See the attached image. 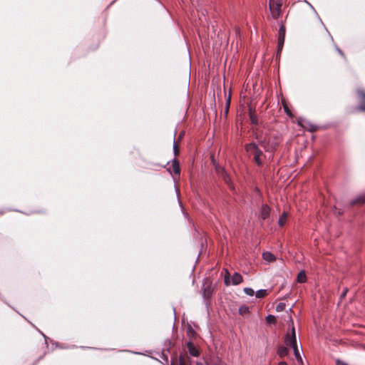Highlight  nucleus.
<instances>
[{
  "mask_svg": "<svg viewBox=\"0 0 365 365\" xmlns=\"http://www.w3.org/2000/svg\"><path fill=\"white\" fill-rule=\"evenodd\" d=\"M245 148L247 152H249L253 155L254 161L258 166H262L263 163L261 159V156H262L263 153L259 148L258 145L254 142L247 143L245 146Z\"/></svg>",
  "mask_w": 365,
  "mask_h": 365,
  "instance_id": "f257e3e1",
  "label": "nucleus"
},
{
  "mask_svg": "<svg viewBox=\"0 0 365 365\" xmlns=\"http://www.w3.org/2000/svg\"><path fill=\"white\" fill-rule=\"evenodd\" d=\"M288 322H290L292 324V327L290 332H287L284 338V344L287 346H290L292 348L294 346H297V337H296V333H295V329L293 325V321L292 317H289Z\"/></svg>",
  "mask_w": 365,
  "mask_h": 365,
  "instance_id": "f03ea898",
  "label": "nucleus"
},
{
  "mask_svg": "<svg viewBox=\"0 0 365 365\" xmlns=\"http://www.w3.org/2000/svg\"><path fill=\"white\" fill-rule=\"evenodd\" d=\"M282 2L277 1L274 4L273 0H269V7L273 19H277L281 14Z\"/></svg>",
  "mask_w": 365,
  "mask_h": 365,
  "instance_id": "7ed1b4c3",
  "label": "nucleus"
},
{
  "mask_svg": "<svg viewBox=\"0 0 365 365\" xmlns=\"http://www.w3.org/2000/svg\"><path fill=\"white\" fill-rule=\"evenodd\" d=\"M286 29L284 25H281L278 31L277 55H279L284 43Z\"/></svg>",
  "mask_w": 365,
  "mask_h": 365,
  "instance_id": "20e7f679",
  "label": "nucleus"
},
{
  "mask_svg": "<svg viewBox=\"0 0 365 365\" xmlns=\"http://www.w3.org/2000/svg\"><path fill=\"white\" fill-rule=\"evenodd\" d=\"M172 166L167 168V170L170 173H173L175 175H178V177L180 175V168L179 161L175 157L171 160Z\"/></svg>",
  "mask_w": 365,
  "mask_h": 365,
  "instance_id": "39448f33",
  "label": "nucleus"
},
{
  "mask_svg": "<svg viewBox=\"0 0 365 365\" xmlns=\"http://www.w3.org/2000/svg\"><path fill=\"white\" fill-rule=\"evenodd\" d=\"M270 211V207L267 205L263 204L260 208L259 218L262 220H267L269 217Z\"/></svg>",
  "mask_w": 365,
  "mask_h": 365,
  "instance_id": "423d86ee",
  "label": "nucleus"
},
{
  "mask_svg": "<svg viewBox=\"0 0 365 365\" xmlns=\"http://www.w3.org/2000/svg\"><path fill=\"white\" fill-rule=\"evenodd\" d=\"M219 176L223 180V181L228 185V187L230 189H232V190L234 189V185H233L232 181H231V178H230L229 174L227 173L226 170L225 172H223Z\"/></svg>",
  "mask_w": 365,
  "mask_h": 365,
  "instance_id": "0eeeda50",
  "label": "nucleus"
},
{
  "mask_svg": "<svg viewBox=\"0 0 365 365\" xmlns=\"http://www.w3.org/2000/svg\"><path fill=\"white\" fill-rule=\"evenodd\" d=\"M365 202V192L358 195L356 197L351 200L350 205L353 206L356 204H364Z\"/></svg>",
  "mask_w": 365,
  "mask_h": 365,
  "instance_id": "6e6552de",
  "label": "nucleus"
},
{
  "mask_svg": "<svg viewBox=\"0 0 365 365\" xmlns=\"http://www.w3.org/2000/svg\"><path fill=\"white\" fill-rule=\"evenodd\" d=\"M262 257L264 260H265L268 263L272 262L276 260L275 256L269 252H264L262 254Z\"/></svg>",
  "mask_w": 365,
  "mask_h": 365,
  "instance_id": "1a4fd4ad",
  "label": "nucleus"
},
{
  "mask_svg": "<svg viewBox=\"0 0 365 365\" xmlns=\"http://www.w3.org/2000/svg\"><path fill=\"white\" fill-rule=\"evenodd\" d=\"M359 96L361 99V104L359 107V110L361 111H365V93L362 91H358Z\"/></svg>",
  "mask_w": 365,
  "mask_h": 365,
  "instance_id": "9d476101",
  "label": "nucleus"
},
{
  "mask_svg": "<svg viewBox=\"0 0 365 365\" xmlns=\"http://www.w3.org/2000/svg\"><path fill=\"white\" fill-rule=\"evenodd\" d=\"M242 282V277L240 274L235 272L232 277V284L237 285Z\"/></svg>",
  "mask_w": 365,
  "mask_h": 365,
  "instance_id": "9b49d317",
  "label": "nucleus"
},
{
  "mask_svg": "<svg viewBox=\"0 0 365 365\" xmlns=\"http://www.w3.org/2000/svg\"><path fill=\"white\" fill-rule=\"evenodd\" d=\"M212 162L215 167V172L218 175H221L223 172L225 171V169L221 167L220 164L217 162H216V160L214 158L212 159Z\"/></svg>",
  "mask_w": 365,
  "mask_h": 365,
  "instance_id": "f8f14e48",
  "label": "nucleus"
},
{
  "mask_svg": "<svg viewBox=\"0 0 365 365\" xmlns=\"http://www.w3.org/2000/svg\"><path fill=\"white\" fill-rule=\"evenodd\" d=\"M187 348L189 350L190 354L193 356H199V351L194 346V345L192 343L187 344Z\"/></svg>",
  "mask_w": 365,
  "mask_h": 365,
  "instance_id": "ddd939ff",
  "label": "nucleus"
},
{
  "mask_svg": "<svg viewBox=\"0 0 365 365\" xmlns=\"http://www.w3.org/2000/svg\"><path fill=\"white\" fill-rule=\"evenodd\" d=\"M277 354L281 358H283L288 355L289 349L285 346H280L277 350Z\"/></svg>",
  "mask_w": 365,
  "mask_h": 365,
  "instance_id": "4468645a",
  "label": "nucleus"
},
{
  "mask_svg": "<svg viewBox=\"0 0 365 365\" xmlns=\"http://www.w3.org/2000/svg\"><path fill=\"white\" fill-rule=\"evenodd\" d=\"M287 219V212H283V213L279 217V219H278V225L280 226V227H282L284 225L285 222H286V220Z\"/></svg>",
  "mask_w": 365,
  "mask_h": 365,
  "instance_id": "2eb2a0df",
  "label": "nucleus"
},
{
  "mask_svg": "<svg viewBox=\"0 0 365 365\" xmlns=\"http://www.w3.org/2000/svg\"><path fill=\"white\" fill-rule=\"evenodd\" d=\"M249 115L251 123L255 125H258V118L257 115H255V113L252 111L251 109H250Z\"/></svg>",
  "mask_w": 365,
  "mask_h": 365,
  "instance_id": "dca6fc26",
  "label": "nucleus"
},
{
  "mask_svg": "<svg viewBox=\"0 0 365 365\" xmlns=\"http://www.w3.org/2000/svg\"><path fill=\"white\" fill-rule=\"evenodd\" d=\"M292 349H293V351H294V354L295 358L297 359V360L299 363L302 364V363H303V361H302V356H301V355H300V353H299V349H298V346H294V347H292Z\"/></svg>",
  "mask_w": 365,
  "mask_h": 365,
  "instance_id": "f3484780",
  "label": "nucleus"
},
{
  "mask_svg": "<svg viewBox=\"0 0 365 365\" xmlns=\"http://www.w3.org/2000/svg\"><path fill=\"white\" fill-rule=\"evenodd\" d=\"M307 277L304 271H301L297 275V282L299 283H304L306 282Z\"/></svg>",
  "mask_w": 365,
  "mask_h": 365,
  "instance_id": "a211bd4d",
  "label": "nucleus"
},
{
  "mask_svg": "<svg viewBox=\"0 0 365 365\" xmlns=\"http://www.w3.org/2000/svg\"><path fill=\"white\" fill-rule=\"evenodd\" d=\"M259 143L264 149L265 151L271 152L272 150V149H271L269 146L266 144V139L259 140Z\"/></svg>",
  "mask_w": 365,
  "mask_h": 365,
  "instance_id": "6ab92c4d",
  "label": "nucleus"
},
{
  "mask_svg": "<svg viewBox=\"0 0 365 365\" xmlns=\"http://www.w3.org/2000/svg\"><path fill=\"white\" fill-rule=\"evenodd\" d=\"M266 295H267V290H265V289H260L256 292V297L257 298H262V297H265Z\"/></svg>",
  "mask_w": 365,
  "mask_h": 365,
  "instance_id": "aec40b11",
  "label": "nucleus"
},
{
  "mask_svg": "<svg viewBox=\"0 0 365 365\" xmlns=\"http://www.w3.org/2000/svg\"><path fill=\"white\" fill-rule=\"evenodd\" d=\"M266 322L267 324H274L276 322V318L273 315H268L266 317Z\"/></svg>",
  "mask_w": 365,
  "mask_h": 365,
  "instance_id": "412c9836",
  "label": "nucleus"
},
{
  "mask_svg": "<svg viewBox=\"0 0 365 365\" xmlns=\"http://www.w3.org/2000/svg\"><path fill=\"white\" fill-rule=\"evenodd\" d=\"M239 312L242 315L245 314L249 312V308L246 306H242L239 309Z\"/></svg>",
  "mask_w": 365,
  "mask_h": 365,
  "instance_id": "4be33fe9",
  "label": "nucleus"
},
{
  "mask_svg": "<svg viewBox=\"0 0 365 365\" xmlns=\"http://www.w3.org/2000/svg\"><path fill=\"white\" fill-rule=\"evenodd\" d=\"M307 123L309 126V132L314 133V132L317 131V130L318 129V127L317 125L312 124L309 121H307Z\"/></svg>",
  "mask_w": 365,
  "mask_h": 365,
  "instance_id": "5701e85b",
  "label": "nucleus"
},
{
  "mask_svg": "<svg viewBox=\"0 0 365 365\" xmlns=\"http://www.w3.org/2000/svg\"><path fill=\"white\" fill-rule=\"evenodd\" d=\"M285 309V304L284 303H279L276 306V311L277 312H282Z\"/></svg>",
  "mask_w": 365,
  "mask_h": 365,
  "instance_id": "b1692460",
  "label": "nucleus"
},
{
  "mask_svg": "<svg viewBox=\"0 0 365 365\" xmlns=\"http://www.w3.org/2000/svg\"><path fill=\"white\" fill-rule=\"evenodd\" d=\"M244 292L249 296H253L255 292L252 288L246 287L244 289Z\"/></svg>",
  "mask_w": 365,
  "mask_h": 365,
  "instance_id": "393cba45",
  "label": "nucleus"
},
{
  "mask_svg": "<svg viewBox=\"0 0 365 365\" xmlns=\"http://www.w3.org/2000/svg\"><path fill=\"white\" fill-rule=\"evenodd\" d=\"M230 104V96L228 97V98L226 101L225 110V115H227L229 111Z\"/></svg>",
  "mask_w": 365,
  "mask_h": 365,
  "instance_id": "a878e982",
  "label": "nucleus"
},
{
  "mask_svg": "<svg viewBox=\"0 0 365 365\" xmlns=\"http://www.w3.org/2000/svg\"><path fill=\"white\" fill-rule=\"evenodd\" d=\"M334 214L336 215H341L344 213V211L341 209L337 208L336 207H334Z\"/></svg>",
  "mask_w": 365,
  "mask_h": 365,
  "instance_id": "bb28decb",
  "label": "nucleus"
},
{
  "mask_svg": "<svg viewBox=\"0 0 365 365\" xmlns=\"http://www.w3.org/2000/svg\"><path fill=\"white\" fill-rule=\"evenodd\" d=\"M173 150L175 153V155H177L178 153V146L175 141L173 142Z\"/></svg>",
  "mask_w": 365,
  "mask_h": 365,
  "instance_id": "cd10ccee",
  "label": "nucleus"
},
{
  "mask_svg": "<svg viewBox=\"0 0 365 365\" xmlns=\"http://www.w3.org/2000/svg\"><path fill=\"white\" fill-rule=\"evenodd\" d=\"M336 51L343 57H344V53L343 51L337 46H336Z\"/></svg>",
  "mask_w": 365,
  "mask_h": 365,
  "instance_id": "c85d7f7f",
  "label": "nucleus"
},
{
  "mask_svg": "<svg viewBox=\"0 0 365 365\" xmlns=\"http://www.w3.org/2000/svg\"><path fill=\"white\" fill-rule=\"evenodd\" d=\"M284 112L289 116L292 115V113L291 112L289 111V110L287 108V107H284Z\"/></svg>",
  "mask_w": 365,
  "mask_h": 365,
  "instance_id": "c756f323",
  "label": "nucleus"
},
{
  "mask_svg": "<svg viewBox=\"0 0 365 365\" xmlns=\"http://www.w3.org/2000/svg\"><path fill=\"white\" fill-rule=\"evenodd\" d=\"M225 282L227 285L230 284V281H229L228 277L227 275H225Z\"/></svg>",
  "mask_w": 365,
  "mask_h": 365,
  "instance_id": "7c9ffc66",
  "label": "nucleus"
},
{
  "mask_svg": "<svg viewBox=\"0 0 365 365\" xmlns=\"http://www.w3.org/2000/svg\"><path fill=\"white\" fill-rule=\"evenodd\" d=\"M336 365H346V364L339 360H337Z\"/></svg>",
  "mask_w": 365,
  "mask_h": 365,
  "instance_id": "2f4dec72",
  "label": "nucleus"
},
{
  "mask_svg": "<svg viewBox=\"0 0 365 365\" xmlns=\"http://www.w3.org/2000/svg\"><path fill=\"white\" fill-rule=\"evenodd\" d=\"M278 365H288V364L286 362H284V361H281V362L279 363Z\"/></svg>",
  "mask_w": 365,
  "mask_h": 365,
  "instance_id": "473e14b6",
  "label": "nucleus"
},
{
  "mask_svg": "<svg viewBox=\"0 0 365 365\" xmlns=\"http://www.w3.org/2000/svg\"><path fill=\"white\" fill-rule=\"evenodd\" d=\"M298 125H300V126H303L302 123V120H298Z\"/></svg>",
  "mask_w": 365,
  "mask_h": 365,
  "instance_id": "72a5a7b5",
  "label": "nucleus"
},
{
  "mask_svg": "<svg viewBox=\"0 0 365 365\" xmlns=\"http://www.w3.org/2000/svg\"><path fill=\"white\" fill-rule=\"evenodd\" d=\"M170 161L167 162V164L165 165H162L163 168H166V166L169 164Z\"/></svg>",
  "mask_w": 365,
  "mask_h": 365,
  "instance_id": "f704fd0d",
  "label": "nucleus"
},
{
  "mask_svg": "<svg viewBox=\"0 0 365 365\" xmlns=\"http://www.w3.org/2000/svg\"><path fill=\"white\" fill-rule=\"evenodd\" d=\"M196 365H204L202 362H197Z\"/></svg>",
  "mask_w": 365,
  "mask_h": 365,
  "instance_id": "c9c22d12",
  "label": "nucleus"
},
{
  "mask_svg": "<svg viewBox=\"0 0 365 365\" xmlns=\"http://www.w3.org/2000/svg\"><path fill=\"white\" fill-rule=\"evenodd\" d=\"M255 138L258 139V135L257 134L255 135Z\"/></svg>",
  "mask_w": 365,
  "mask_h": 365,
  "instance_id": "e433bc0d",
  "label": "nucleus"
},
{
  "mask_svg": "<svg viewBox=\"0 0 365 365\" xmlns=\"http://www.w3.org/2000/svg\"><path fill=\"white\" fill-rule=\"evenodd\" d=\"M182 135H183V133H180V138H181Z\"/></svg>",
  "mask_w": 365,
  "mask_h": 365,
  "instance_id": "4c0bfd02",
  "label": "nucleus"
}]
</instances>
